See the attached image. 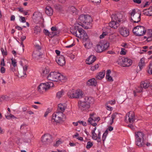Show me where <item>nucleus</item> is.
Masks as SVG:
<instances>
[{
	"label": "nucleus",
	"mask_w": 152,
	"mask_h": 152,
	"mask_svg": "<svg viewBox=\"0 0 152 152\" xmlns=\"http://www.w3.org/2000/svg\"><path fill=\"white\" fill-rule=\"evenodd\" d=\"M33 19L34 22L38 23L41 22L42 23L44 21V19L42 17L41 14L38 12H35L33 14Z\"/></svg>",
	"instance_id": "0eeeda50"
},
{
	"label": "nucleus",
	"mask_w": 152,
	"mask_h": 152,
	"mask_svg": "<svg viewBox=\"0 0 152 152\" xmlns=\"http://www.w3.org/2000/svg\"><path fill=\"white\" fill-rule=\"evenodd\" d=\"M78 20L81 24L80 25L85 28L88 29L89 28L88 26L92 22V20L90 15L82 14L79 16Z\"/></svg>",
	"instance_id": "f257e3e1"
},
{
	"label": "nucleus",
	"mask_w": 152,
	"mask_h": 152,
	"mask_svg": "<svg viewBox=\"0 0 152 152\" xmlns=\"http://www.w3.org/2000/svg\"><path fill=\"white\" fill-rule=\"evenodd\" d=\"M93 119L90 117L88 120V124L92 125L94 126H96L97 125V124L96 123H93Z\"/></svg>",
	"instance_id": "e433bc0d"
},
{
	"label": "nucleus",
	"mask_w": 152,
	"mask_h": 152,
	"mask_svg": "<svg viewBox=\"0 0 152 152\" xmlns=\"http://www.w3.org/2000/svg\"><path fill=\"white\" fill-rule=\"evenodd\" d=\"M150 86V83H145V81L141 82L140 87H139L137 89V92L140 93L142 91L143 88L146 89Z\"/></svg>",
	"instance_id": "9b49d317"
},
{
	"label": "nucleus",
	"mask_w": 152,
	"mask_h": 152,
	"mask_svg": "<svg viewBox=\"0 0 152 152\" xmlns=\"http://www.w3.org/2000/svg\"><path fill=\"white\" fill-rule=\"evenodd\" d=\"M83 95V92L79 89L75 91L73 89L70 90L67 93L68 96L71 98H80L82 97Z\"/></svg>",
	"instance_id": "7ed1b4c3"
},
{
	"label": "nucleus",
	"mask_w": 152,
	"mask_h": 152,
	"mask_svg": "<svg viewBox=\"0 0 152 152\" xmlns=\"http://www.w3.org/2000/svg\"><path fill=\"white\" fill-rule=\"evenodd\" d=\"M96 80L95 78H92L89 79L87 82V85L89 86H96L97 84Z\"/></svg>",
	"instance_id": "f3484780"
},
{
	"label": "nucleus",
	"mask_w": 152,
	"mask_h": 152,
	"mask_svg": "<svg viewBox=\"0 0 152 152\" xmlns=\"http://www.w3.org/2000/svg\"><path fill=\"white\" fill-rule=\"evenodd\" d=\"M52 108H48L46 112H45V114H48L49 113H51L52 111Z\"/></svg>",
	"instance_id": "5fc2aeb1"
},
{
	"label": "nucleus",
	"mask_w": 152,
	"mask_h": 152,
	"mask_svg": "<svg viewBox=\"0 0 152 152\" xmlns=\"http://www.w3.org/2000/svg\"><path fill=\"white\" fill-rule=\"evenodd\" d=\"M92 3H97L101 2V0H91L90 1Z\"/></svg>",
	"instance_id": "680f3d73"
},
{
	"label": "nucleus",
	"mask_w": 152,
	"mask_h": 152,
	"mask_svg": "<svg viewBox=\"0 0 152 152\" xmlns=\"http://www.w3.org/2000/svg\"><path fill=\"white\" fill-rule=\"evenodd\" d=\"M69 12L73 15H76L78 13L77 10L74 6H71L69 7Z\"/></svg>",
	"instance_id": "bb28decb"
},
{
	"label": "nucleus",
	"mask_w": 152,
	"mask_h": 152,
	"mask_svg": "<svg viewBox=\"0 0 152 152\" xmlns=\"http://www.w3.org/2000/svg\"><path fill=\"white\" fill-rule=\"evenodd\" d=\"M58 75V73L56 72H51L47 77L48 79L50 80L57 81Z\"/></svg>",
	"instance_id": "1a4fd4ad"
},
{
	"label": "nucleus",
	"mask_w": 152,
	"mask_h": 152,
	"mask_svg": "<svg viewBox=\"0 0 152 152\" xmlns=\"http://www.w3.org/2000/svg\"><path fill=\"white\" fill-rule=\"evenodd\" d=\"M110 45L109 43L107 42H102V47L104 51L109 47Z\"/></svg>",
	"instance_id": "f704fd0d"
},
{
	"label": "nucleus",
	"mask_w": 152,
	"mask_h": 152,
	"mask_svg": "<svg viewBox=\"0 0 152 152\" xmlns=\"http://www.w3.org/2000/svg\"><path fill=\"white\" fill-rule=\"evenodd\" d=\"M78 122L80 124H82V125L84 126H86L87 125L86 122L83 121H78Z\"/></svg>",
	"instance_id": "13d9d810"
},
{
	"label": "nucleus",
	"mask_w": 152,
	"mask_h": 152,
	"mask_svg": "<svg viewBox=\"0 0 152 152\" xmlns=\"http://www.w3.org/2000/svg\"><path fill=\"white\" fill-rule=\"evenodd\" d=\"M122 64L124 67L130 66L132 63V60L127 58H123L122 59Z\"/></svg>",
	"instance_id": "4468645a"
},
{
	"label": "nucleus",
	"mask_w": 152,
	"mask_h": 152,
	"mask_svg": "<svg viewBox=\"0 0 152 152\" xmlns=\"http://www.w3.org/2000/svg\"><path fill=\"white\" fill-rule=\"evenodd\" d=\"M119 32L120 34L124 37H126L129 34V29L125 27L120 28L119 29Z\"/></svg>",
	"instance_id": "dca6fc26"
},
{
	"label": "nucleus",
	"mask_w": 152,
	"mask_h": 152,
	"mask_svg": "<svg viewBox=\"0 0 152 152\" xmlns=\"http://www.w3.org/2000/svg\"><path fill=\"white\" fill-rule=\"evenodd\" d=\"M64 94V91L63 90L58 92L56 94V97L58 99H60Z\"/></svg>",
	"instance_id": "58836bf2"
},
{
	"label": "nucleus",
	"mask_w": 152,
	"mask_h": 152,
	"mask_svg": "<svg viewBox=\"0 0 152 152\" xmlns=\"http://www.w3.org/2000/svg\"><path fill=\"white\" fill-rule=\"evenodd\" d=\"M53 86V83L52 82H49L46 83L40 84L38 87V91L41 93L43 92L44 91H46Z\"/></svg>",
	"instance_id": "39448f33"
},
{
	"label": "nucleus",
	"mask_w": 152,
	"mask_h": 152,
	"mask_svg": "<svg viewBox=\"0 0 152 152\" xmlns=\"http://www.w3.org/2000/svg\"><path fill=\"white\" fill-rule=\"evenodd\" d=\"M52 136L49 134H45L41 138V140L43 145H50L53 141Z\"/></svg>",
	"instance_id": "423d86ee"
},
{
	"label": "nucleus",
	"mask_w": 152,
	"mask_h": 152,
	"mask_svg": "<svg viewBox=\"0 0 152 152\" xmlns=\"http://www.w3.org/2000/svg\"><path fill=\"white\" fill-rule=\"evenodd\" d=\"M105 72H99V73L95 76L96 80H101L104 77L105 75Z\"/></svg>",
	"instance_id": "c756f323"
},
{
	"label": "nucleus",
	"mask_w": 152,
	"mask_h": 152,
	"mask_svg": "<svg viewBox=\"0 0 152 152\" xmlns=\"http://www.w3.org/2000/svg\"><path fill=\"white\" fill-rule=\"evenodd\" d=\"M62 115H53L52 122L59 123L62 121Z\"/></svg>",
	"instance_id": "2eb2a0df"
},
{
	"label": "nucleus",
	"mask_w": 152,
	"mask_h": 152,
	"mask_svg": "<svg viewBox=\"0 0 152 152\" xmlns=\"http://www.w3.org/2000/svg\"><path fill=\"white\" fill-rule=\"evenodd\" d=\"M66 108V106L65 104H59L58 105V111L57 113H63L65 110Z\"/></svg>",
	"instance_id": "412c9836"
},
{
	"label": "nucleus",
	"mask_w": 152,
	"mask_h": 152,
	"mask_svg": "<svg viewBox=\"0 0 152 152\" xmlns=\"http://www.w3.org/2000/svg\"><path fill=\"white\" fill-rule=\"evenodd\" d=\"M149 10L151 16H152V6L149 8Z\"/></svg>",
	"instance_id": "774afa93"
},
{
	"label": "nucleus",
	"mask_w": 152,
	"mask_h": 152,
	"mask_svg": "<svg viewBox=\"0 0 152 152\" xmlns=\"http://www.w3.org/2000/svg\"><path fill=\"white\" fill-rule=\"evenodd\" d=\"M12 61V64L15 67L17 66V62L16 60L15 59H13V58H11Z\"/></svg>",
	"instance_id": "a18cd8bd"
},
{
	"label": "nucleus",
	"mask_w": 152,
	"mask_h": 152,
	"mask_svg": "<svg viewBox=\"0 0 152 152\" xmlns=\"http://www.w3.org/2000/svg\"><path fill=\"white\" fill-rule=\"evenodd\" d=\"M124 17L122 14L118 12L111 16V18L112 20H115L117 22H120L123 21L124 20Z\"/></svg>",
	"instance_id": "6e6552de"
},
{
	"label": "nucleus",
	"mask_w": 152,
	"mask_h": 152,
	"mask_svg": "<svg viewBox=\"0 0 152 152\" xmlns=\"http://www.w3.org/2000/svg\"><path fill=\"white\" fill-rule=\"evenodd\" d=\"M0 71L1 73L3 74L5 72V68L3 66L1 67L0 69Z\"/></svg>",
	"instance_id": "e2e57ef3"
},
{
	"label": "nucleus",
	"mask_w": 152,
	"mask_h": 152,
	"mask_svg": "<svg viewBox=\"0 0 152 152\" xmlns=\"http://www.w3.org/2000/svg\"><path fill=\"white\" fill-rule=\"evenodd\" d=\"M119 25V24L118 22H117L115 20H112V21L109 23V26L114 29L117 28Z\"/></svg>",
	"instance_id": "b1692460"
},
{
	"label": "nucleus",
	"mask_w": 152,
	"mask_h": 152,
	"mask_svg": "<svg viewBox=\"0 0 152 152\" xmlns=\"http://www.w3.org/2000/svg\"><path fill=\"white\" fill-rule=\"evenodd\" d=\"M60 32V31L59 29H58L56 31L51 32V37H54L56 35H58Z\"/></svg>",
	"instance_id": "4c0bfd02"
},
{
	"label": "nucleus",
	"mask_w": 152,
	"mask_h": 152,
	"mask_svg": "<svg viewBox=\"0 0 152 152\" xmlns=\"http://www.w3.org/2000/svg\"><path fill=\"white\" fill-rule=\"evenodd\" d=\"M90 117L93 119V120L94 121H97L98 122L100 120V118L99 117H94V115H90Z\"/></svg>",
	"instance_id": "ea45409f"
},
{
	"label": "nucleus",
	"mask_w": 152,
	"mask_h": 152,
	"mask_svg": "<svg viewBox=\"0 0 152 152\" xmlns=\"http://www.w3.org/2000/svg\"><path fill=\"white\" fill-rule=\"evenodd\" d=\"M41 28L39 26H36L34 28V33L36 34H39L41 31Z\"/></svg>",
	"instance_id": "473e14b6"
},
{
	"label": "nucleus",
	"mask_w": 152,
	"mask_h": 152,
	"mask_svg": "<svg viewBox=\"0 0 152 152\" xmlns=\"http://www.w3.org/2000/svg\"><path fill=\"white\" fill-rule=\"evenodd\" d=\"M145 28L143 26H138L134 28L132 31L136 36H141L145 34L146 32Z\"/></svg>",
	"instance_id": "20e7f679"
},
{
	"label": "nucleus",
	"mask_w": 152,
	"mask_h": 152,
	"mask_svg": "<svg viewBox=\"0 0 152 152\" xmlns=\"http://www.w3.org/2000/svg\"><path fill=\"white\" fill-rule=\"evenodd\" d=\"M124 50L125 49L124 48H121V51L120 53L121 54L125 55L126 54V52L124 51Z\"/></svg>",
	"instance_id": "052dcab7"
},
{
	"label": "nucleus",
	"mask_w": 152,
	"mask_h": 152,
	"mask_svg": "<svg viewBox=\"0 0 152 152\" xmlns=\"http://www.w3.org/2000/svg\"><path fill=\"white\" fill-rule=\"evenodd\" d=\"M49 73L48 70L46 69L42 70V75L43 76H45L46 74H48Z\"/></svg>",
	"instance_id": "09e8293b"
},
{
	"label": "nucleus",
	"mask_w": 152,
	"mask_h": 152,
	"mask_svg": "<svg viewBox=\"0 0 152 152\" xmlns=\"http://www.w3.org/2000/svg\"><path fill=\"white\" fill-rule=\"evenodd\" d=\"M95 50L98 53H101L104 51L102 47V42H100L96 45L95 48Z\"/></svg>",
	"instance_id": "6ab92c4d"
},
{
	"label": "nucleus",
	"mask_w": 152,
	"mask_h": 152,
	"mask_svg": "<svg viewBox=\"0 0 152 152\" xmlns=\"http://www.w3.org/2000/svg\"><path fill=\"white\" fill-rule=\"evenodd\" d=\"M85 101L88 104H93L94 103V99L91 97L86 96L85 97Z\"/></svg>",
	"instance_id": "cd10ccee"
},
{
	"label": "nucleus",
	"mask_w": 152,
	"mask_h": 152,
	"mask_svg": "<svg viewBox=\"0 0 152 152\" xmlns=\"http://www.w3.org/2000/svg\"><path fill=\"white\" fill-rule=\"evenodd\" d=\"M43 32L46 35H47L50 37H51V36H50V35L51 36V33L49 32L48 30L45 29L43 31Z\"/></svg>",
	"instance_id": "c03bdc74"
},
{
	"label": "nucleus",
	"mask_w": 152,
	"mask_h": 152,
	"mask_svg": "<svg viewBox=\"0 0 152 152\" xmlns=\"http://www.w3.org/2000/svg\"><path fill=\"white\" fill-rule=\"evenodd\" d=\"M5 116L6 118L8 119H11L13 118H16L13 115H5Z\"/></svg>",
	"instance_id": "603ef678"
},
{
	"label": "nucleus",
	"mask_w": 152,
	"mask_h": 152,
	"mask_svg": "<svg viewBox=\"0 0 152 152\" xmlns=\"http://www.w3.org/2000/svg\"><path fill=\"white\" fill-rule=\"evenodd\" d=\"M135 115H126L125 117V121L127 122V119L130 123H132L135 120Z\"/></svg>",
	"instance_id": "aec40b11"
},
{
	"label": "nucleus",
	"mask_w": 152,
	"mask_h": 152,
	"mask_svg": "<svg viewBox=\"0 0 152 152\" xmlns=\"http://www.w3.org/2000/svg\"><path fill=\"white\" fill-rule=\"evenodd\" d=\"M8 97L7 96L5 95L4 96H2L0 99V102L2 101V100H8Z\"/></svg>",
	"instance_id": "8fccbe9b"
},
{
	"label": "nucleus",
	"mask_w": 152,
	"mask_h": 152,
	"mask_svg": "<svg viewBox=\"0 0 152 152\" xmlns=\"http://www.w3.org/2000/svg\"><path fill=\"white\" fill-rule=\"evenodd\" d=\"M135 134L136 140L144 139L145 135L143 132L139 131L135 132Z\"/></svg>",
	"instance_id": "393cba45"
},
{
	"label": "nucleus",
	"mask_w": 152,
	"mask_h": 152,
	"mask_svg": "<svg viewBox=\"0 0 152 152\" xmlns=\"http://www.w3.org/2000/svg\"><path fill=\"white\" fill-rule=\"evenodd\" d=\"M92 138L94 140H97V134L96 133L94 134V135H92Z\"/></svg>",
	"instance_id": "69168bd1"
},
{
	"label": "nucleus",
	"mask_w": 152,
	"mask_h": 152,
	"mask_svg": "<svg viewBox=\"0 0 152 152\" xmlns=\"http://www.w3.org/2000/svg\"><path fill=\"white\" fill-rule=\"evenodd\" d=\"M58 77L57 78V80H59L61 81L64 80L65 79V77L62 75L60 73H58Z\"/></svg>",
	"instance_id": "79ce46f5"
},
{
	"label": "nucleus",
	"mask_w": 152,
	"mask_h": 152,
	"mask_svg": "<svg viewBox=\"0 0 152 152\" xmlns=\"http://www.w3.org/2000/svg\"><path fill=\"white\" fill-rule=\"evenodd\" d=\"M93 143L90 141H89L87 143L86 148L88 149L90 148L93 146Z\"/></svg>",
	"instance_id": "49530a36"
},
{
	"label": "nucleus",
	"mask_w": 152,
	"mask_h": 152,
	"mask_svg": "<svg viewBox=\"0 0 152 152\" xmlns=\"http://www.w3.org/2000/svg\"><path fill=\"white\" fill-rule=\"evenodd\" d=\"M1 50L2 55L3 56H6L7 55V51H5L3 48H1Z\"/></svg>",
	"instance_id": "3c124183"
},
{
	"label": "nucleus",
	"mask_w": 152,
	"mask_h": 152,
	"mask_svg": "<svg viewBox=\"0 0 152 152\" xmlns=\"http://www.w3.org/2000/svg\"><path fill=\"white\" fill-rule=\"evenodd\" d=\"M85 47L88 49L91 48L92 46V44L89 39L83 41Z\"/></svg>",
	"instance_id": "4be33fe9"
},
{
	"label": "nucleus",
	"mask_w": 152,
	"mask_h": 152,
	"mask_svg": "<svg viewBox=\"0 0 152 152\" xmlns=\"http://www.w3.org/2000/svg\"><path fill=\"white\" fill-rule=\"evenodd\" d=\"M115 115H112L111 116H108L107 117L108 121L110 125H112L114 119L116 117Z\"/></svg>",
	"instance_id": "2f4dec72"
},
{
	"label": "nucleus",
	"mask_w": 152,
	"mask_h": 152,
	"mask_svg": "<svg viewBox=\"0 0 152 152\" xmlns=\"http://www.w3.org/2000/svg\"><path fill=\"white\" fill-rule=\"evenodd\" d=\"M136 144L139 147L144 146L145 142L144 139L136 140Z\"/></svg>",
	"instance_id": "5701e85b"
},
{
	"label": "nucleus",
	"mask_w": 152,
	"mask_h": 152,
	"mask_svg": "<svg viewBox=\"0 0 152 152\" xmlns=\"http://www.w3.org/2000/svg\"><path fill=\"white\" fill-rule=\"evenodd\" d=\"M75 30H77L78 31V32L77 31L76 34L77 35L76 37L78 38H80L79 36H81L82 33H83L82 31H83V29L82 28H79V26H77L75 27Z\"/></svg>",
	"instance_id": "c85d7f7f"
},
{
	"label": "nucleus",
	"mask_w": 152,
	"mask_h": 152,
	"mask_svg": "<svg viewBox=\"0 0 152 152\" xmlns=\"http://www.w3.org/2000/svg\"><path fill=\"white\" fill-rule=\"evenodd\" d=\"M56 61L59 65L61 66L64 65L66 62L64 57L62 55H61L59 56L58 57H57Z\"/></svg>",
	"instance_id": "f8f14e48"
},
{
	"label": "nucleus",
	"mask_w": 152,
	"mask_h": 152,
	"mask_svg": "<svg viewBox=\"0 0 152 152\" xmlns=\"http://www.w3.org/2000/svg\"><path fill=\"white\" fill-rule=\"evenodd\" d=\"M28 66L25 65L23 67V69L22 68H20L19 69L18 76L20 77H21L24 76V75H26V71L27 70Z\"/></svg>",
	"instance_id": "ddd939ff"
},
{
	"label": "nucleus",
	"mask_w": 152,
	"mask_h": 152,
	"mask_svg": "<svg viewBox=\"0 0 152 152\" xmlns=\"http://www.w3.org/2000/svg\"><path fill=\"white\" fill-rule=\"evenodd\" d=\"M111 72V70L110 69H108L107 70L106 73V77L109 76V74Z\"/></svg>",
	"instance_id": "338daca9"
},
{
	"label": "nucleus",
	"mask_w": 152,
	"mask_h": 152,
	"mask_svg": "<svg viewBox=\"0 0 152 152\" xmlns=\"http://www.w3.org/2000/svg\"><path fill=\"white\" fill-rule=\"evenodd\" d=\"M107 33L106 32H103L102 34L100 36V37H99L100 38V39L103 38L104 37V36L107 35Z\"/></svg>",
	"instance_id": "6e6d98bb"
},
{
	"label": "nucleus",
	"mask_w": 152,
	"mask_h": 152,
	"mask_svg": "<svg viewBox=\"0 0 152 152\" xmlns=\"http://www.w3.org/2000/svg\"><path fill=\"white\" fill-rule=\"evenodd\" d=\"M0 65L1 66H4L5 65V64L4 63V59L3 58L1 60Z\"/></svg>",
	"instance_id": "0e129e2a"
},
{
	"label": "nucleus",
	"mask_w": 152,
	"mask_h": 152,
	"mask_svg": "<svg viewBox=\"0 0 152 152\" xmlns=\"http://www.w3.org/2000/svg\"><path fill=\"white\" fill-rule=\"evenodd\" d=\"M131 21L133 23H138L140 21L141 12L139 10H137L135 9L132 10L130 12Z\"/></svg>",
	"instance_id": "f03ea898"
},
{
	"label": "nucleus",
	"mask_w": 152,
	"mask_h": 152,
	"mask_svg": "<svg viewBox=\"0 0 152 152\" xmlns=\"http://www.w3.org/2000/svg\"><path fill=\"white\" fill-rule=\"evenodd\" d=\"M96 57L94 55H91L86 59V63L90 65L93 63L96 60Z\"/></svg>",
	"instance_id": "a211bd4d"
},
{
	"label": "nucleus",
	"mask_w": 152,
	"mask_h": 152,
	"mask_svg": "<svg viewBox=\"0 0 152 152\" xmlns=\"http://www.w3.org/2000/svg\"><path fill=\"white\" fill-rule=\"evenodd\" d=\"M145 65V63L144 61V58H141L139 63L138 66H139L140 68V70L142 69L143 66Z\"/></svg>",
	"instance_id": "72a5a7b5"
},
{
	"label": "nucleus",
	"mask_w": 152,
	"mask_h": 152,
	"mask_svg": "<svg viewBox=\"0 0 152 152\" xmlns=\"http://www.w3.org/2000/svg\"><path fill=\"white\" fill-rule=\"evenodd\" d=\"M148 72L149 74H152V61L149 65V68L148 70Z\"/></svg>",
	"instance_id": "37998d69"
},
{
	"label": "nucleus",
	"mask_w": 152,
	"mask_h": 152,
	"mask_svg": "<svg viewBox=\"0 0 152 152\" xmlns=\"http://www.w3.org/2000/svg\"><path fill=\"white\" fill-rule=\"evenodd\" d=\"M21 20V21L22 23H25L26 22L25 18L24 17H23L22 16H19Z\"/></svg>",
	"instance_id": "bf43d9fd"
},
{
	"label": "nucleus",
	"mask_w": 152,
	"mask_h": 152,
	"mask_svg": "<svg viewBox=\"0 0 152 152\" xmlns=\"http://www.w3.org/2000/svg\"><path fill=\"white\" fill-rule=\"evenodd\" d=\"M149 11V8L144 9L143 11V14L145 15L151 16Z\"/></svg>",
	"instance_id": "a19ab883"
},
{
	"label": "nucleus",
	"mask_w": 152,
	"mask_h": 152,
	"mask_svg": "<svg viewBox=\"0 0 152 152\" xmlns=\"http://www.w3.org/2000/svg\"><path fill=\"white\" fill-rule=\"evenodd\" d=\"M83 33H82L81 36H79L80 38L83 39V41H86L89 39L87 34L86 32L83 30L82 31Z\"/></svg>",
	"instance_id": "7c9ffc66"
},
{
	"label": "nucleus",
	"mask_w": 152,
	"mask_h": 152,
	"mask_svg": "<svg viewBox=\"0 0 152 152\" xmlns=\"http://www.w3.org/2000/svg\"><path fill=\"white\" fill-rule=\"evenodd\" d=\"M106 78L108 81L113 82V81L112 77L110 75L107 77L106 76Z\"/></svg>",
	"instance_id": "864d4df0"
},
{
	"label": "nucleus",
	"mask_w": 152,
	"mask_h": 152,
	"mask_svg": "<svg viewBox=\"0 0 152 152\" xmlns=\"http://www.w3.org/2000/svg\"><path fill=\"white\" fill-rule=\"evenodd\" d=\"M39 52H37L36 53H34L33 54V56L34 58H35L37 60L39 59L40 58H41V54H40L38 53Z\"/></svg>",
	"instance_id": "c9c22d12"
},
{
	"label": "nucleus",
	"mask_w": 152,
	"mask_h": 152,
	"mask_svg": "<svg viewBox=\"0 0 152 152\" xmlns=\"http://www.w3.org/2000/svg\"><path fill=\"white\" fill-rule=\"evenodd\" d=\"M149 33V34H150L151 33V34H149L150 35V37H148V38H147V37H146L145 36L144 37V38L145 39L147 38V40L148 41H149L150 40H148V39L151 38V36H152V30H148V33Z\"/></svg>",
	"instance_id": "de8ad7c7"
},
{
	"label": "nucleus",
	"mask_w": 152,
	"mask_h": 152,
	"mask_svg": "<svg viewBox=\"0 0 152 152\" xmlns=\"http://www.w3.org/2000/svg\"><path fill=\"white\" fill-rule=\"evenodd\" d=\"M53 10L52 8L49 6H47L45 8L46 13L48 16H50L53 14Z\"/></svg>",
	"instance_id": "a878e982"
},
{
	"label": "nucleus",
	"mask_w": 152,
	"mask_h": 152,
	"mask_svg": "<svg viewBox=\"0 0 152 152\" xmlns=\"http://www.w3.org/2000/svg\"><path fill=\"white\" fill-rule=\"evenodd\" d=\"M78 106L81 110H84L90 107V105L85 101H80L78 102Z\"/></svg>",
	"instance_id": "9d476101"
},
{
	"label": "nucleus",
	"mask_w": 152,
	"mask_h": 152,
	"mask_svg": "<svg viewBox=\"0 0 152 152\" xmlns=\"http://www.w3.org/2000/svg\"><path fill=\"white\" fill-rule=\"evenodd\" d=\"M62 142L60 140H58L56 142V144H54L53 145L54 146H58Z\"/></svg>",
	"instance_id": "4d7b16f0"
}]
</instances>
